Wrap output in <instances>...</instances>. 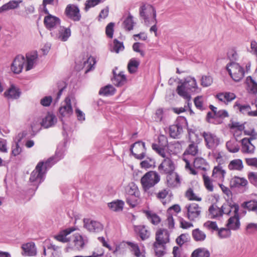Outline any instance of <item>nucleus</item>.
<instances>
[{
  "label": "nucleus",
  "instance_id": "4468645a",
  "mask_svg": "<svg viewBox=\"0 0 257 257\" xmlns=\"http://www.w3.org/2000/svg\"><path fill=\"white\" fill-rule=\"evenodd\" d=\"M51 35L54 38L60 40L62 41H66L71 36V30L70 28L60 26L58 33L55 31L52 32Z\"/></svg>",
  "mask_w": 257,
  "mask_h": 257
},
{
  "label": "nucleus",
  "instance_id": "2eb2a0df",
  "mask_svg": "<svg viewBox=\"0 0 257 257\" xmlns=\"http://www.w3.org/2000/svg\"><path fill=\"white\" fill-rule=\"evenodd\" d=\"M25 62V59L23 55H18L14 59L12 65V70L16 74L21 73L23 68Z\"/></svg>",
  "mask_w": 257,
  "mask_h": 257
},
{
  "label": "nucleus",
  "instance_id": "4c0bfd02",
  "mask_svg": "<svg viewBox=\"0 0 257 257\" xmlns=\"http://www.w3.org/2000/svg\"><path fill=\"white\" fill-rule=\"evenodd\" d=\"M192 235L196 241H203L206 237V234L199 228L193 229L192 231Z\"/></svg>",
  "mask_w": 257,
  "mask_h": 257
},
{
  "label": "nucleus",
  "instance_id": "9d476101",
  "mask_svg": "<svg viewBox=\"0 0 257 257\" xmlns=\"http://www.w3.org/2000/svg\"><path fill=\"white\" fill-rule=\"evenodd\" d=\"M175 164L172 160L168 157L164 158L161 164L158 167V170L162 174H167L174 172Z\"/></svg>",
  "mask_w": 257,
  "mask_h": 257
},
{
  "label": "nucleus",
  "instance_id": "a19ab883",
  "mask_svg": "<svg viewBox=\"0 0 257 257\" xmlns=\"http://www.w3.org/2000/svg\"><path fill=\"white\" fill-rule=\"evenodd\" d=\"M194 167L196 169L205 171L207 169L208 165L202 158H196L194 161Z\"/></svg>",
  "mask_w": 257,
  "mask_h": 257
},
{
  "label": "nucleus",
  "instance_id": "423d86ee",
  "mask_svg": "<svg viewBox=\"0 0 257 257\" xmlns=\"http://www.w3.org/2000/svg\"><path fill=\"white\" fill-rule=\"evenodd\" d=\"M133 155L137 159L142 160L145 157L146 148L144 142L138 141L131 146L130 149Z\"/></svg>",
  "mask_w": 257,
  "mask_h": 257
},
{
  "label": "nucleus",
  "instance_id": "6e6552de",
  "mask_svg": "<svg viewBox=\"0 0 257 257\" xmlns=\"http://www.w3.org/2000/svg\"><path fill=\"white\" fill-rule=\"evenodd\" d=\"M187 210V217L191 221H194L198 218L201 214V208L195 203L186 205Z\"/></svg>",
  "mask_w": 257,
  "mask_h": 257
},
{
  "label": "nucleus",
  "instance_id": "49530a36",
  "mask_svg": "<svg viewBox=\"0 0 257 257\" xmlns=\"http://www.w3.org/2000/svg\"><path fill=\"white\" fill-rule=\"evenodd\" d=\"M140 61L135 58L131 59L127 64L128 71L130 73H135L137 71Z\"/></svg>",
  "mask_w": 257,
  "mask_h": 257
},
{
  "label": "nucleus",
  "instance_id": "864d4df0",
  "mask_svg": "<svg viewBox=\"0 0 257 257\" xmlns=\"http://www.w3.org/2000/svg\"><path fill=\"white\" fill-rule=\"evenodd\" d=\"M226 147L229 152L236 153L239 150V147L235 141H229L226 143Z\"/></svg>",
  "mask_w": 257,
  "mask_h": 257
},
{
  "label": "nucleus",
  "instance_id": "4d7b16f0",
  "mask_svg": "<svg viewBox=\"0 0 257 257\" xmlns=\"http://www.w3.org/2000/svg\"><path fill=\"white\" fill-rule=\"evenodd\" d=\"M139 195L125 196L126 202L130 206L134 207L138 203Z\"/></svg>",
  "mask_w": 257,
  "mask_h": 257
},
{
  "label": "nucleus",
  "instance_id": "bf43d9fd",
  "mask_svg": "<svg viewBox=\"0 0 257 257\" xmlns=\"http://www.w3.org/2000/svg\"><path fill=\"white\" fill-rule=\"evenodd\" d=\"M128 244L132 248V251L136 257H145L141 252L138 245L137 244L128 242Z\"/></svg>",
  "mask_w": 257,
  "mask_h": 257
},
{
  "label": "nucleus",
  "instance_id": "c9c22d12",
  "mask_svg": "<svg viewBox=\"0 0 257 257\" xmlns=\"http://www.w3.org/2000/svg\"><path fill=\"white\" fill-rule=\"evenodd\" d=\"M144 213L152 224L157 225L161 222L160 217L156 213L150 210H145Z\"/></svg>",
  "mask_w": 257,
  "mask_h": 257
},
{
  "label": "nucleus",
  "instance_id": "cd10ccee",
  "mask_svg": "<svg viewBox=\"0 0 257 257\" xmlns=\"http://www.w3.org/2000/svg\"><path fill=\"white\" fill-rule=\"evenodd\" d=\"M75 229L73 228H69L62 230L60 233L54 236V238L58 241L66 243L70 241L69 238L67 236L73 232Z\"/></svg>",
  "mask_w": 257,
  "mask_h": 257
},
{
  "label": "nucleus",
  "instance_id": "6e6d98bb",
  "mask_svg": "<svg viewBox=\"0 0 257 257\" xmlns=\"http://www.w3.org/2000/svg\"><path fill=\"white\" fill-rule=\"evenodd\" d=\"M217 234L220 238H226L229 237L231 235V229L227 227V228H221L217 230Z\"/></svg>",
  "mask_w": 257,
  "mask_h": 257
},
{
  "label": "nucleus",
  "instance_id": "ea45409f",
  "mask_svg": "<svg viewBox=\"0 0 257 257\" xmlns=\"http://www.w3.org/2000/svg\"><path fill=\"white\" fill-rule=\"evenodd\" d=\"M191 257H210V252L207 249L200 247L193 251Z\"/></svg>",
  "mask_w": 257,
  "mask_h": 257
},
{
  "label": "nucleus",
  "instance_id": "338daca9",
  "mask_svg": "<svg viewBox=\"0 0 257 257\" xmlns=\"http://www.w3.org/2000/svg\"><path fill=\"white\" fill-rule=\"evenodd\" d=\"M152 147L153 150L156 151L161 156L164 158L166 157V153L164 148L161 147L159 145L156 144H153Z\"/></svg>",
  "mask_w": 257,
  "mask_h": 257
},
{
  "label": "nucleus",
  "instance_id": "20e7f679",
  "mask_svg": "<svg viewBox=\"0 0 257 257\" xmlns=\"http://www.w3.org/2000/svg\"><path fill=\"white\" fill-rule=\"evenodd\" d=\"M47 168L45 167L44 162H39L36 167L35 169L32 172L30 181L34 183V185L40 184L44 180V174Z\"/></svg>",
  "mask_w": 257,
  "mask_h": 257
},
{
  "label": "nucleus",
  "instance_id": "f257e3e1",
  "mask_svg": "<svg viewBox=\"0 0 257 257\" xmlns=\"http://www.w3.org/2000/svg\"><path fill=\"white\" fill-rule=\"evenodd\" d=\"M139 15L144 20L146 25L150 24L151 20H155L156 23V11L155 8L151 5L143 3L139 9Z\"/></svg>",
  "mask_w": 257,
  "mask_h": 257
},
{
  "label": "nucleus",
  "instance_id": "13d9d810",
  "mask_svg": "<svg viewBox=\"0 0 257 257\" xmlns=\"http://www.w3.org/2000/svg\"><path fill=\"white\" fill-rule=\"evenodd\" d=\"M124 48V47L122 42L118 41L117 39H114L111 51L118 53L119 51H122Z\"/></svg>",
  "mask_w": 257,
  "mask_h": 257
},
{
  "label": "nucleus",
  "instance_id": "9b49d317",
  "mask_svg": "<svg viewBox=\"0 0 257 257\" xmlns=\"http://www.w3.org/2000/svg\"><path fill=\"white\" fill-rule=\"evenodd\" d=\"M65 14L69 19L73 21L78 22L81 19L79 9L74 5H68L66 8Z\"/></svg>",
  "mask_w": 257,
  "mask_h": 257
},
{
  "label": "nucleus",
  "instance_id": "5fc2aeb1",
  "mask_svg": "<svg viewBox=\"0 0 257 257\" xmlns=\"http://www.w3.org/2000/svg\"><path fill=\"white\" fill-rule=\"evenodd\" d=\"M133 19V16L129 15L123 21V26L126 30L131 31L133 29L134 23Z\"/></svg>",
  "mask_w": 257,
  "mask_h": 257
},
{
  "label": "nucleus",
  "instance_id": "39448f33",
  "mask_svg": "<svg viewBox=\"0 0 257 257\" xmlns=\"http://www.w3.org/2000/svg\"><path fill=\"white\" fill-rule=\"evenodd\" d=\"M186 123V120L184 117L178 118L175 123L170 125L169 127L170 137L174 139L179 138L183 133V125Z\"/></svg>",
  "mask_w": 257,
  "mask_h": 257
},
{
  "label": "nucleus",
  "instance_id": "3c124183",
  "mask_svg": "<svg viewBox=\"0 0 257 257\" xmlns=\"http://www.w3.org/2000/svg\"><path fill=\"white\" fill-rule=\"evenodd\" d=\"M203 180L205 188L209 192H212L214 190L213 181L205 174H203Z\"/></svg>",
  "mask_w": 257,
  "mask_h": 257
},
{
  "label": "nucleus",
  "instance_id": "2f4dec72",
  "mask_svg": "<svg viewBox=\"0 0 257 257\" xmlns=\"http://www.w3.org/2000/svg\"><path fill=\"white\" fill-rule=\"evenodd\" d=\"M4 95L8 99H17L20 97V91L14 86H12L4 93Z\"/></svg>",
  "mask_w": 257,
  "mask_h": 257
},
{
  "label": "nucleus",
  "instance_id": "f8f14e48",
  "mask_svg": "<svg viewBox=\"0 0 257 257\" xmlns=\"http://www.w3.org/2000/svg\"><path fill=\"white\" fill-rule=\"evenodd\" d=\"M83 222L84 227L90 232H98L102 231L103 228L102 224L97 221L85 218Z\"/></svg>",
  "mask_w": 257,
  "mask_h": 257
},
{
  "label": "nucleus",
  "instance_id": "f704fd0d",
  "mask_svg": "<svg viewBox=\"0 0 257 257\" xmlns=\"http://www.w3.org/2000/svg\"><path fill=\"white\" fill-rule=\"evenodd\" d=\"M135 230L139 233L140 236L142 240L146 239L150 236V231L144 225L135 226Z\"/></svg>",
  "mask_w": 257,
  "mask_h": 257
},
{
  "label": "nucleus",
  "instance_id": "8fccbe9b",
  "mask_svg": "<svg viewBox=\"0 0 257 257\" xmlns=\"http://www.w3.org/2000/svg\"><path fill=\"white\" fill-rule=\"evenodd\" d=\"M115 88L111 85H108L102 87L99 91L100 95L104 96L112 95L114 93Z\"/></svg>",
  "mask_w": 257,
  "mask_h": 257
},
{
  "label": "nucleus",
  "instance_id": "412c9836",
  "mask_svg": "<svg viewBox=\"0 0 257 257\" xmlns=\"http://www.w3.org/2000/svg\"><path fill=\"white\" fill-rule=\"evenodd\" d=\"M63 151L62 150H59L58 149L56 151L54 156L50 158L46 162H44L45 164V167L46 168L51 167L52 165L63 158Z\"/></svg>",
  "mask_w": 257,
  "mask_h": 257
},
{
  "label": "nucleus",
  "instance_id": "a878e982",
  "mask_svg": "<svg viewBox=\"0 0 257 257\" xmlns=\"http://www.w3.org/2000/svg\"><path fill=\"white\" fill-rule=\"evenodd\" d=\"M216 97L220 101L227 104L236 98L234 93L229 92H222L217 94Z\"/></svg>",
  "mask_w": 257,
  "mask_h": 257
},
{
  "label": "nucleus",
  "instance_id": "0e129e2a",
  "mask_svg": "<svg viewBox=\"0 0 257 257\" xmlns=\"http://www.w3.org/2000/svg\"><path fill=\"white\" fill-rule=\"evenodd\" d=\"M213 79L210 76L203 75L201 80V84L203 87H208L212 83Z\"/></svg>",
  "mask_w": 257,
  "mask_h": 257
},
{
  "label": "nucleus",
  "instance_id": "393cba45",
  "mask_svg": "<svg viewBox=\"0 0 257 257\" xmlns=\"http://www.w3.org/2000/svg\"><path fill=\"white\" fill-rule=\"evenodd\" d=\"M22 2V1H10L0 7V14L18 8Z\"/></svg>",
  "mask_w": 257,
  "mask_h": 257
},
{
  "label": "nucleus",
  "instance_id": "7ed1b4c3",
  "mask_svg": "<svg viewBox=\"0 0 257 257\" xmlns=\"http://www.w3.org/2000/svg\"><path fill=\"white\" fill-rule=\"evenodd\" d=\"M226 69L232 79L236 82L241 80L244 75V70L243 67L235 62H231L227 64Z\"/></svg>",
  "mask_w": 257,
  "mask_h": 257
},
{
  "label": "nucleus",
  "instance_id": "774afa93",
  "mask_svg": "<svg viewBox=\"0 0 257 257\" xmlns=\"http://www.w3.org/2000/svg\"><path fill=\"white\" fill-rule=\"evenodd\" d=\"M247 233L251 234L257 231V223H250L248 224L245 228Z\"/></svg>",
  "mask_w": 257,
  "mask_h": 257
},
{
  "label": "nucleus",
  "instance_id": "a18cd8bd",
  "mask_svg": "<svg viewBox=\"0 0 257 257\" xmlns=\"http://www.w3.org/2000/svg\"><path fill=\"white\" fill-rule=\"evenodd\" d=\"M189 90L186 89V88L182 84L178 86L177 88V92L178 94L183 97L187 101H189L191 99V96L188 93Z\"/></svg>",
  "mask_w": 257,
  "mask_h": 257
},
{
  "label": "nucleus",
  "instance_id": "e433bc0d",
  "mask_svg": "<svg viewBox=\"0 0 257 257\" xmlns=\"http://www.w3.org/2000/svg\"><path fill=\"white\" fill-rule=\"evenodd\" d=\"M225 173V171L223 169L221 165H218L213 168L212 177L217 178L220 180H223L224 178Z\"/></svg>",
  "mask_w": 257,
  "mask_h": 257
},
{
  "label": "nucleus",
  "instance_id": "473e14b6",
  "mask_svg": "<svg viewBox=\"0 0 257 257\" xmlns=\"http://www.w3.org/2000/svg\"><path fill=\"white\" fill-rule=\"evenodd\" d=\"M183 85L186 88V89L192 91H195L197 87L195 79L191 77H187Z\"/></svg>",
  "mask_w": 257,
  "mask_h": 257
},
{
  "label": "nucleus",
  "instance_id": "dca6fc26",
  "mask_svg": "<svg viewBox=\"0 0 257 257\" xmlns=\"http://www.w3.org/2000/svg\"><path fill=\"white\" fill-rule=\"evenodd\" d=\"M87 242V240L84 239L82 235L76 233L73 237L72 241V247L75 250H81L84 248Z\"/></svg>",
  "mask_w": 257,
  "mask_h": 257
},
{
  "label": "nucleus",
  "instance_id": "b1692460",
  "mask_svg": "<svg viewBox=\"0 0 257 257\" xmlns=\"http://www.w3.org/2000/svg\"><path fill=\"white\" fill-rule=\"evenodd\" d=\"M27 64L26 70L29 71L33 68L36 61L38 59V54L37 52H32L27 54Z\"/></svg>",
  "mask_w": 257,
  "mask_h": 257
},
{
  "label": "nucleus",
  "instance_id": "c03bdc74",
  "mask_svg": "<svg viewBox=\"0 0 257 257\" xmlns=\"http://www.w3.org/2000/svg\"><path fill=\"white\" fill-rule=\"evenodd\" d=\"M166 244L159 243L158 242H154V247L156 253V255L157 257H162L165 253L166 249Z\"/></svg>",
  "mask_w": 257,
  "mask_h": 257
},
{
  "label": "nucleus",
  "instance_id": "e2e57ef3",
  "mask_svg": "<svg viewBox=\"0 0 257 257\" xmlns=\"http://www.w3.org/2000/svg\"><path fill=\"white\" fill-rule=\"evenodd\" d=\"M186 197L190 200L200 201L201 198L197 196L191 188H189L186 192Z\"/></svg>",
  "mask_w": 257,
  "mask_h": 257
},
{
  "label": "nucleus",
  "instance_id": "4be33fe9",
  "mask_svg": "<svg viewBox=\"0 0 257 257\" xmlns=\"http://www.w3.org/2000/svg\"><path fill=\"white\" fill-rule=\"evenodd\" d=\"M57 122V118L52 113L48 112L47 115L42 119L41 124L45 128L53 126Z\"/></svg>",
  "mask_w": 257,
  "mask_h": 257
},
{
  "label": "nucleus",
  "instance_id": "bb28decb",
  "mask_svg": "<svg viewBox=\"0 0 257 257\" xmlns=\"http://www.w3.org/2000/svg\"><path fill=\"white\" fill-rule=\"evenodd\" d=\"M113 79L112 81L113 84L116 86H121L126 82V78L123 72H120L117 74L114 70H113Z\"/></svg>",
  "mask_w": 257,
  "mask_h": 257
},
{
  "label": "nucleus",
  "instance_id": "ddd939ff",
  "mask_svg": "<svg viewBox=\"0 0 257 257\" xmlns=\"http://www.w3.org/2000/svg\"><path fill=\"white\" fill-rule=\"evenodd\" d=\"M44 23L47 29L52 31L57 27H60L61 21L59 18L49 14L45 17Z\"/></svg>",
  "mask_w": 257,
  "mask_h": 257
},
{
  "label": "nucleus",
  "instance_id": "79ce46f5",
  "mask_svg": "<svg viewBox=\"0 0 257 257\" xmlns=\"http://www.w3.org/2000/svg\"><path fill=\"white\" fill-rule=\"evenodd\" d=\"M125 191V196L140 195L138 188L134 183H130L126 187Z\"/></svg>",
  "mask_w": 257,
  "mask_h": 257
},
{
  "label": "nucleus",
  "instance_id": "5701e85b",
  "mask_svg": "<svg viewBox=\"0 0 257 257\" xmlns=\"http://www.w3.org/2000/svg\"><path fill=\"white\" fill-rule=\"evenodd\" d=\"M248 184L246 179L237 176L233 177L230 181L231 188H243L245 187Z\"/></svg>",
  "mask_w": 257,
  "mask_h": 257
},
{
  "label": "nucleus",
  "instance_id": "603ef678",
  "mask_svg": "<svg viewBox=\"0 0 257 257\" xmlns=\"http://www.w3.org/2000/svg\"><path fill=\"white\" fill-rule=\"evenodd\" d=\"M198 151L199 150L197 145L193 142L189 145L185 150L184 155L187 154L194 156L198 154Z\"/></svg>",
  "mask_w": 257,
  "mask_h": 257
},
{
  "label": "nucleus",
  "instance_id": "a211bd4d",
  "mask_svg": "<svg viewBox=\"0 0 257 257\" xmlns=\"http://www.w3.org/2000/svg\"><path fill=\"white\" fill-rule=\"evenodd\" d=\"M59 112L63 117L70 116L73 113V109L70 98H66L64 103L59 108Z\"/></svg>",
  "mask_w": 257,
  "mask_h": 257
},
{
  "label": "nucleus",
  "instance_id": "de8ad7c7",
  "mask_svg": "<svg viewBox=\"0 0 257 257\" xmlns=\"http://www.w3.org/2000/svg\"><path fill=\"white\" fill-rule=\"evenodd\" d=\"M209 211L211 218H217L222 215L221 208L216 205H212L209 208Z\"/></svg>",
  "mask_w": 257,
  "mask_h": 257
},
{
  "label": "nucleus",
  "instance_id": "37998d69",
  "mask_svg": "<svg viewBox=\"0 0 257 257\" xmlns=\"http://www.w3.org/2000/svg\"><path fill=\"white\" fill-rule=\"evenodd\" d=\"M241 206L249 211H253L257 214V201L255 200L244 202L241 204Z\"/></svg>",
  "mask_w": 257,
  "mask_h": 257
},
{
  "label": "nucleus",
  "instance_id": "0eeeda50",
  "mask_svg": "<svg viewBox=\"0 0 257 257\" xmlns=\"http://www.w3.org/2000/svg\"><path fill=\"white\" fill-rule=\"evenodd\" d=\"M205 140L206 147L210 149H215L219 144V139L209 132H203L201 134Z\"/></svg>",
  "mask_w": 257,
  "mask_h": 257
},
{
  "label": "nucleus",
  "instance_id": "aec40b11",
  "mask_svg": "<svg viewBox=\"0 0 257 257\" xmlns=\"http://www.w3.org/2000/svg\"><path fill=\"white\" fill-rule=\"evenodd\" d=\"M169 241V233L166 229L160 228L156 233V241L159 243L166 244Z\"/></svg>",
  "mask_w": 257,
  "mask_h": 257
},
{
  "label": "nucleus",
  "instance_id": "680f3d73",
  "mask_svg": "<svg viewBox=\"0 0 257 257\" xmlns=\"http://www.w3.org/2000/svg\"><path fill=\"white\" fill-rule=\"evenodd\" d=\"M203 226L204 227H205L206 228L210 230L212 232H213L214 231H217V230H218V227L216 222L207 221L204 223Z\"/></svg>",
  "mask_w": 257,
  "mask_h": 257
},
{
  "label": "nucleus",
  "instance_id": "09e8293b",
  "mask_svg": "<svg viewBox=\"0 0 257 257\" xmlns=\"http://www.w3.org/2000/svg\"><path fill=\"white\" fill-rule=\"evenodd\" d=\"M124 203L120 200L113 201L108 204V207L113 211H119L122 210Z\"/></svg>",
  "mask_w": 257,
  "mask_h": 257
},
{
  "label": "nucleus",
  "instance_id": "f03ea898",
  "mask_svg": "<svg viewBox=\"0 0 257 257\" xmlns=\"http://www.w3.org/2000/svg\"><path fill=\"white\" fill-rule=\"evenodd\" d=\"M160 181V176L159 174L151 171L146 173L141 178V183L143 189L147 192L151 188L154 187Z\"/></svg>",
  "mask_w": 257,
  "mask_h": 257
},
{
  "label": "nucleus",
  "instance_id": "c756f323",
  "mask_svg": "<svg viewBox=\"0 0 257 257\" xmlns=\"http://www.w3.org/2000/svg\"><path fill=\"white\" fill-rule=\"evenodd\" d=\"M247 89L249 93L257 96V82L251 76L246 78Z\"/></svg>",
  "mask_w": 257,
  "mask_h": 257
},
{
  "label": "nucleus",
  "instance_id": "052dcab7",
  "mask_svg": "<svg viewBox=\"0 0 257 257\" xmlns=\"http://www.w3.org/2000/svg\"><path fill=\"white\" fill-rule=\"evenodd\" d=\"M189 238V235L188 233L181 234L176 238V241L179 245L182 246L184 243L188 241Z\"/></svg>",
  "mask_w": 257,
  "mask_h": 257
},
{
  "label": "nucleus",
  "instance_id": "f3484780",
  "mask_svg": "<svg viewBox=\"0 0 257 257\" xmlns=\"http://www.w3.org/2000/svg\"><path fill=\"white\" fill-rule=\"evenodd\" d=\"M252 139V138H245L241 140V151L242 153L252 154L254 153L255 147L251 143Z\"/></svg>",
  "mask_w": 257,
  "mask_h": 257
},
{
  "label": "nucleus",
  "instance_id": "7c9ffc66",
  "mask_svg": "<svg viewBox=\"0 0 257 257\" xmlns=\"http://www.w3.org/2000/svg\"><path fill=\"white\" fill-rule=\"evenodd\" d=\"M22 248L26 255L33 256L36 254V247L33 242H29L23 244Z\"/></svg>",
  "mask_w": 257,
  "mask_h": 257
},
{
  "label": "nucleus",
  "instance_id": "72a5a7b5",
  "mask_svg": "<svg viewBox=\"0 0 257 257\" xmlns=\"http://www.w3.org/2000/svg\"><path fill=\"white\" fill-rule=\"evenodd\" d=\"M236 206H239L238 204L235 203H232L228 202L224 203L220 208L222 214H225L229 215L232 211H233V214H234V208Z\"/></svg>",
  "mask_w": 257,
  "mask_h": 257
},
{
  "label": "nucleus",
  "instance_id": "c85d7f7f",
  "mask_svg": "<svg viewBox=\"0 0 257 257\" xmlns=\"http://www.w3.org/2000/svg\"><path fill=\"white\" fill-rule=\"evenodd\" d=\"M27 133L26 132H23L18 134V137L19 138L18 140V142L16 143L12 147V154L14 156H16L21 153L22 151V149L19 146L18 143L20 142L23 139V138L25 137Z\"/></svg>",
  "mask_w": 257,
  "mask_h": 257
},
{
  "label": "nucleus",
  "instance_id": "6ab92c4d",
  "mask_svg": "<svg viewBox=\"0 0 257 257\" xmlns=\"http://www.w3.org/2000/svg\"><path fill=\"white\" fill-rule=\"evenodd\" d=\"M167 175L166 183L169 187L175 188L179 186L180 184V178L177 173L174 171Z\"/></svg>",
  "mask_w": 257,
  "mask_h": 257
},
{
  "label": "nucleus",
  "instance_id": "1a4fd4ad",
  "mask_svg": "<svg viewBox=\"0 0 257 257\" xmlns=\"http://www.w3.org/2000/svg\"><path fill=\"white\" fill-rule=\"evenodd\" d=\"M239 206H236L234 208V214L230 217L227 220L226 226L232 230H237L240 226L239 216L238 214Z\"/></svg>",
  "mask_w": 257,
  "mask_h": 257
},
{
  "label": "nucleus",
  "instance_id": "69168bd1",
  "mask_svg": "<svg viewBox=\"0 0 257 257\" xmlns=\"http://www.w3.org/2000/svg\"><path fill=\"white\" fill-rule=\"evenodd\" d=\"M194 104L197 108L199 110H203L205 109L203 106V97L201 96H198L196 97L194 100Z\"/></svg>",
  "mask_w": 257,
  "mask_h": 257
},
{
  "label": "nucleus",
  "instance_id": "58836bf2",
  "mask_svg": "<svg viewBox=\"0 0 257 257\" xmlns=\"http://www.w3.org/2000/svg\"><path fill=\"white\" fill-rule=\"evenodd\" d=\"M243 167L242 161L240 159H234L231 161L228 168L230 170L241 171Z\"/></svg>",
  "mask_w": 257,
  "mask_h": 257
}]
</instances>
